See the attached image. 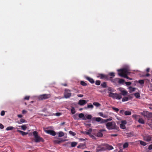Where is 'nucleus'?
Returning a JSON list of instances; mask_svg holds the SVG:
<instances>
[{"mask_svg": "<svg viewBox=\"0 0 152 152\" xmlns=\"http://www.w3.org/2000/svg\"><path fill=\"white\" fill-rule=\"evenodd\" d=\"M118 75L122 77H124L129 80H132V78L129 77L127 76L129 73L128 69L127 68H123L122 69L118 70Z\"/></svg>", "mask_w": 152, "mask_h": 152, "instance_id": "nucleus-1", "label": "nucleus"}, {"mask_svg": "<svg viewBox=\"0 0 152 152\" xmlns=\"http://www.w3.org/2000/svg\"><path fill=\"white\" fill-rule=\"evenodd\" d=\"M105 125L106 128L109 130H118L119 129L114 121L107 123Z\"/></svg>", "mask_w": 152, "mask_h": 152, "instance_id": "nucleus-2", "label": "nucleus"}, {"mask_svg": "<svg viewBox=\"0 0 152 152\" xmlns=\"http://www.w3.org/2000/svg\"><path fill=\"white\" fill-rule=\"evenodd\" d=\"M32 133L34 137V140L35 142H44V139L39 135L38 132L37 131H34Z\"/></svg>", "mask_w": 152, "mask_h": 152, "instance_id": "nucleus-3", "label": "nucleus"}, {"mask_svg": "<svg viewBox=\"0 0 152 152\" xmlns=\"http://www.w3.org/2000/svg\"><path fill=\"white\" fill-rule=\"evenodd\" d=\"M104 147H101L99 146L96 149V152H99L102 151H104L106 149L111 150L113 149V147L108 144H106L104 145Z\"/></svg>", "mask_w": 152, "mask_h": 152, "instance_id": "nucleus-4", "label": "nucleus"}, {"mask_svg": "<svg viewBox=\"0 0 152 152\" xmlns=\"http://www.w3.org/2000/svg\"><path fill=\"white\" fill-rule=\"evenodd\" d=\"M108 93H109V96L111 97L114 99L115 98L116 99H120L122 98V95L121 94H118L117 93H113L112 92Z\"/></svg>", "mask_w": 152, "mask_h": 152, "instance_id": "nucleus-5", "label": "nucleus"}, {"mask_svg": "<svg viewBox=\"0 0 152 152\" xmlns=\"http://www.w3.org/2000/svg\"><path fill=\"white\" fill-rule=\"evenodd\" d=\"M51 95L50 94H44L40 95L38 97V99L40 100H42L47 99L51 97Z\"/></svg>", "mask_w": 152, "mask_h": 152, "instance_id": "nucleus-6", "label": "nucleus"}, {"mask_svg": "<svg viewBox=\"0 0 152 152\" xmlns=\"http://www.w3.org/2000/svg\"><path fill=\"white\" fill-rule=\"evenodd\" d=\"M70 90L68 89H66L64 94V96L65 98H68L70 97L71 96V93L70 92Z\"/></svg>", "mask_w": 152, "mask_h": 152, "instance_id": "nucleus-7", "label": "nucleus"}, {"mask_svg": "<svg viewBox=\"0 0 152 152\" xmlns=\"http://www.w3.org/2000/svg\"><path fill=\"white\" fill-rule=\"evenodd\" d=\"M97 77L101 79H106L107 80H109L108 76L107 75H104L102 74H97Z\"/></svg>", "mask_w": 152, "mask_h": 152, "instance_id": "nucleus-8", "label": "nucleus"}, {"mask_svg": "<svg viewBox=\"0 0 152 152\" xmlns=\"http://www.w3.org/2000/svg\"><path fill=\"white\" fill-rule=\"evenodd\" d=\"M92 119L93 120L97 122H101L100 123L101 124L104 123V122H102L104 121L103 120H104V119L101 118L94 117Z\"/></svg>", "mask_w": 152, "mask_h": 152, "instance_id": "nucleus-9", "label": "nucleus"}, {"mask_svg": "<svg viewBox=\"0 0 152 152\" xmlns=\"http://www.w3.org/2000/svg\"><path fill=\"white\" fill-rule=\"evenodd\" d=\"M67 140H68L67 139H61L60 140H55L53 141V142L55 144H60L61 143L64 142Z\"/></svg>", "mask_w": 152, "mask_h": 152, "instance_id": "nucleus-10", "label": "nucleus"}, {"mask_svg": "<svg viewBox=\"0 0 152 152\" xmlns=\"http://www.w3.org/2000/svg\"><path fill=\"white\" fill-rule=\"evenodd\" d=\"M45 132L47 133L50 134L51 135L53 136H55L56 134V133L55 132L52 130H45Z\"/></svg>", "mask_w": 152, "mask_h": 152, "instance_id": "nucleus-11", "label": "nucleus"}, {"mask_svg": "<svg viewBox=\"0 0 152 152\" xmlns=\"http://www.w3.org/2000/svg\"><path fill=\"white\" fill-rule=\"evenodd\" d=\"M119 80V79L118 78H115L113 79L112 77H110L109 78V80H110L112 82L115 84L118 83Z\"/></svg>", "mask_w": 152, "mask_h": 152, "instance_id": "nucleus-12", "label": "nucleus"}, {"mask_svg": "<svg viewBox=\"0 0 152 152\" xmlns=\"http://www.w3.org/2000/svg\"><path fill=\"white\" fill-rule=\"evenodd\" d=\"M87 102L86 100H80L79 101L78 104L80 105H83L86 104Z\"/></svg>", "mask_w": 152, "mask_h": 152, "instance_id": "nucleus-13", "label": "nucleus"}, {"mask_svg": "<svg viewBox=\"0 0 152 152\" xmlns=\"http://www.w3.org/2000/svg\"><path fill=\"white\" fill-rule=\"evenodd\" d=\"M144 116L149 120L152 118V113L146 112V114H145Z\"/></svg>", "mask_w": 152, "mask_h": 152, "instance_id": "nucleus-14", "label": "nucleus"}, {"mask_svg": "<svg viewBox=\"0 0 152 152\" xmlns=\"http://www.w3.org/2000/svg\"><path fill=\"white\" fill-rule=\"evenodd\" d=\"M144 140L146 141H149L151 140V137L150 135H146L143 137Z\"/></svg>", "mask_w": 152, "mask_h": 152, "instance_id": "nucleus-15", "label": "nucleus"}, {"mask_svg": "<svg viewBox=\"0 0 152 152\" xmlns=\"http://www.w3.org/2000/svg\"><path fill=\"white\" fill-rule=\"evenodd\" d=\"M86 80H88L91 83L93 84V83H94L95 82L94 80L92 78H91L89 77H86Z\"/></svg>", "mask_w": 152, "mask_h": 152, "instance_id": "nucleus-16", "label": "nucleus"}, {"mask_svg": "<svg viewBox=\"0 0 152 152\" xmlns=\"http://www.w3.org/2000/svg\"><path fill=\"white\" fill-rule=\"evenodd\" d=\"M17 131L19 133H21V134L23 136L25 135L28 134V132H23L22 131H21V130H17Z\"/></svg>", "mask_w": 152, "mask_h": 152, "instance_id": "nucleus-17", "label": "nucleus"}, {"mask_svg": "<svg viewBox=\"0 0 152 152\" xmlns=\"http://www.w3.org/2000/svg\"><path fill=\"white\" fill-rule=\"evenodd\" d=\"M58 137H61L64 135V133L63 132L60 131L58 132Z\"/></svg>", "mask_w": 152, "mask_h": 152, "instance_id": "nucleus-18", "label": "nucleus"}, {"mask_svg": "<svg viewBox=\"0 0 152 152\" xmlns=\"http://www.w3.org/2000/svg\"><path fill=\"white\" fill-rule=\"evenodd\" d=\"M129 92L130 93H132L135 91L136 88L130 86L129 87Z\"/></svg>", "mask_w": 152, "mask_h": 152, "instance_id": "nucleus-19", "label": "nucleus"}, {"mask_svg": "<svg viewBox=\"0 0 152 152\" xmlns=\"http://www.w3.org/2000/svg\"><path fill=\"white\" fill-rule=\"evenodd\" d=\"M94 107V106L92 104H88V105L87 106V107H85V109H87L88 108H91L93 109Z\"/></svg>", "mask_w": 152, "mask_h": 152, "instance_id": "nucleus-20", "label": "nucleus"}, {"mask_svg": "<svg viewBox=\"0 0 152 152\" xmlns=\"http://www.w3.org/2000/svg\"><path fill=\"white\" fill-rule=\"evenodd\" d=\"M96 136L98 137H102L103 136V134L100 131L96 133Z\"/></svg>", "mask_w": 152, "mask_h": 152, "instance_id": "nucleus-21", "label": "nucleus"}, {"mask_svg": "<svg viewBox=\"0 0 152 152\" xmlns=\"http://www.w3.org/2000/svg\"><path fill=\"white\" fill-rule=\"evenodd\" d=\"M124 114L126 115H130L131 114V112L129 111H126L124 112Z\"/></svg>", "mask_w": 152, "mask_h": 152, "instance_id": "nucleus-22", "label": "nucleus"}, {"mask_svg": "<svg viewBox=\"0 0 152 152\" xmlns=\"http://www.w3.org/2000/svg\"><path fill=\"white\" fill-rule=\"evenodd\" d=\"M127 94V92L126 91L123 90L121 91V94H121V95H123L124 96L126 95Z\"/></svg>", "mask_w": 152, "mask_h": 152, "instance_id": "nucleus-23", "label": "nucleus"}, {"mask_svg": "<svg viewBox=\"0 0 152 152\" xmlns=\"http://www.w3.org/2000/svg\"><path fill=\"white\" fill-rule=\"evenodd\" d=\"M112 118H109L107 119H104L103 120L104 121L102 122H104V123L107 122L109 121H111L112 120Z\"/></svg>", "mask_w": 152, "mask_h": 152, "instance_id": "nucleus-24", "label": "nucleus"}, {"mask_svg": "<svg viewBox=\"0 0 152 152\" xmlns=\"http://www.w3.org/2000/svg\"><path fill=\"white\" fill-rule=\"evenodd\" d=\"M138 122L142 124H144L145 123V121L142 118H139L138 120Z\"/></svg>", "mask_w": 152, "mask_h": 152, "instance_id": "nucleus-25", "label": "nucleus"}, {"mask_svg": "<svg viewBox=\"0 0 152 152\" xmlns=\"http://www.w3.org/2000/svg\"><path fill=\"white\" fill-rule=\"evenodd\" d=\"M77 144V143L76 142H73L71 143V147H75L76 146Z\"/></svg>", "mask_w": 152, "mask_h": 152, "instance_id": "nucleus-26", "label": "nucleus"}, {"mask_svg": "<svg viewBox=\"0 0 152 152\" xmlns=\"http://www.w3.org/2000/svg\"><path fill=\"white\" fill-rule=\"evenodd\" d=\"M93 104L97 107H99L101 106V104L97 102H94L93 103Z\"/></svg>", "mask_w": 152, "mask_h": 152, "instance_id": "nucleus-27", "label": "nucleus"}, {"mask_svg": "<svg viewBox=\"0 0 152 152\" xmlns=\"http://www.w3.org/2000/svg\"><path fill=\"white\" fill-rule=\"evenodd\" d=\"M71 111L72 114H73L75 113L76 111H75V108L73 107H72L71 109Z\"/></svg>", "mask_w": 152, "mask_h": 152, "instance_id": "nucleus-28", "label": "nucleus"}, {"mask_svg": "<svg viewBox=\"0 0 152 152\" xmlns=\"http://www.w3.org/2000/svg\"><path fill=\"white\" fill-rule=\"evenodd\" d=\"M101 86L103 88H105L107 87V83L105 82H103L101 84Z\"/></svg>", "mask_w": 152, "mask_h": 152, "instance_id": "nucleus-29", "label": "nucleus"}, {"mask_svg": "<svg viewBox=\"0 0 152 152\" xmlns=\"http://www.w3.org/2000/svg\"><path fill=\"white\" fill-rule=\"evenodd\" d=\"M73 117L75 120H78L79 119L78 114H77L74 115Z\"/></svg>", "mask_w": 152, "mask_h": 152, "instance_id": "nucleus-30", "label": "nucleus"}, {"mask_svg": "<svg viewBox=\"0 0 152 152\" xmlns=\"http://www.w3.org/2000/svg\"><path fill=\"white\" fill-rule=\"evenodd\" d=\"M127 134L128 137H131L134 136L133 132L128 133H127Z\"/></svg>", "mask_w": 152, "mask_h": 152, "instance_id": "nucleus-31", "label": "nucleus"}, {"mask_svg": "<svg viewBox=\"0 0 152 152\" xmlns=\"http://www.w3.org/2000/svg\"><path fill=\"white\" fill-rule=\"evenodd\" d=\"M139 141L140 144L143 146H145L147 144L145 142L142 141L141 140H139Z\"/></svg>", "mask_w": 152, "mask_h": 152, "instance_id": "nucleus-32", "label": "nucleus"}, {"mask_svg": "<svg viewBox=\"0 0 152 152\" xmlns=\"http://www.w3.org/2000/svg\"><path fill=\"white\" fill-rule=\"evenodd\" d=\"M14 128L12 126H10L7 127L6 128V130L7 131L11 130H12Z\"/></svg>", "mask_w": 152, "mask_h": 152, "instance_id": "nucleus-33", "label": "nucleus"}, {"mask_svg": "<svg viewBox=\"0 0 152 152\" xmlns=\"http://www.w3.org/2000/svg\"><path fill=\"white\" fill-rule=\"evenodd\" d=\"M120 128L122 129H126V127L124 125H123V124H120Z\"/></svg>", "mask_w": 152, "mask_h": 152, "instance_id": "nucleus-34", "label": "nucleus"}, {"mask_svg": "<svg viewBox=\"0 0 152 152\" xmlns=\"http://www.w3.org/2000/svg\"><path fill=\"white\" fill-rule=\"evenodd\" d=\"M129 145L128 142H125L123 145V147L124 148H126L128 147Z\"/></svg>", "mask_w": 152, "mask_h": 152, "instance_id": "nucleus-35", "label": "nucleus"}, {"mask_svg": "<svg viewBox=\"0 0 152 152\" xmlns=\"http://www.w3.org/2000/svg\"><path fill=\"white\" fill-rule=\"evenodd\" d=\"M134 95L135 97L137 98H138L140 97V94L138 93H135Z\"/></svg>", "mask_w": 152, "mask_h": 152, "instance_id": "nucleus-36", "label": "nucleus"}, {"mask_svg": "<svg viewBox=\"0 0 152 152\" xmlns=\"http://www.w3.org/2000/svg\"><path fill=\"white\" fill-rule=\"evenodd\" d=\"M128 98L127 97H124L122 99V102H125L127 101H128Z\"/></svg>", "mask_w": 152, "mask_h": 152, "instance_id": "nucleus-37", "label": "nucleus"}, {"mask_svg": "<svg viewBox=\"0 0 152 152\" xmlns=\"http://www.w3.org/2000/svg\"><path fill=\"white\" fill-rule=\"evenodd\" d=\"M20 127H21L22 129L24 130H25L27 128L26 126L25 125L21 126Z\"/></svg>", "mask_w": 152, "mask_h": 152, "instance_id": "nucleus-38", "label": "nucleus"}, {"mask_svg": "<svg viewBox=\"0 0 152 152\" xmlns=\"http://www.w3.org/2000/svg\"><path fill=\"white\" fill-rule=\"evenodd\" d=\"M124 82V80L122 79H119L118 81V83L120 84L123 83Z\"/></svg>", "mask_w": 152, "mask_h": 152, "instance_id": "nucleus-39", "label": "nucleus"}, {"mask_svg": "<svg viewBox=\"0 0 152 152\" xmlns=\"http://www.w3.org/2000/svg\"><path fill=\"white\" fill-rule=\"evenodd\" d=\"M101 83V81L99 80H96L95 82V84L97 86L100 85Z\"/></svg>", "mask_w": 152, "mask_h": 152, "instance_id": "nucleus-40", "label": "nucleus"}, {"mask_svg": "<svg viewBox=\"0 0 152 152\" xmlns=\"http://www.w3.org/2000/svg\"><path fill=\"white\" fill-rule=\"evenodd\" d=\"M111 108H112L113 110L116 112H118L119 110V109L118 108H116L113 107H112Z\"/></svg>", "mask_w": 152, "mask_h": 152, "instance_id": "nucleus-41", "label": "nucleus"}, {"mask_svg": "<svg viewBox=\"0 0 152 152\" xmlns=\"http://www.w3.org/2000/svg\"><path fill=\"white\" fill-rule=\"evenodd\" d=\"M78 117L80 118H83L84 116V114L82 113H81L79 114V115H78Z\"/></svg>", "mask_w": 152, "mask_h": 152, "instance_id": "nucleus-42", "label": "nucleus"}, {"mask_svg": "<svg viewBox=\"0 0 152 152\" xmlns=\"http://www.w3.org/2000/svg\"><path fill=\"white\" fill-rule=\"evenodd\" d=\"M80 84L83 86H86L87 85V84L84 82L83 81H81L80 82Z\"/></svg>", "mask_w": 152, "mask_h": 152, "instance_id": "nucleus-43", "label": "nucleus"}, {"mask_svg": "<svg viewBox=\"0 0 152 152\" xmlns=\"http://www.w3.org/2000/svg\"><path fill=\"white\" fill-rule=\"evenodd\" d=\"M69 133L70 134H71L73 136H75L76 135L75 133L74 132L71 131H69Z\"/></svg>", "mask_w": 152, "mask_h": 152, "instance_id": "nucleus-44", "label": "nucleus"}, {"mask_svg": "<svg viewBox=\"0 0 152 152\" xmlns=\"http://www.w3.org/2000/svg\"><path fill=\"white\" fill-rule=\"evenodd\" d=\"M109 75L112 77H114L115 76V73L113 72L109 73Z\"/></svg>", "mask_w": 152, "mask_h": 152, "instance_id": "nucleus-45", "label": "nucleus"}, {"mask_svg": "<svg viewBox=\"0 0 152 152\" xmlns=\"http://www.w3.org/2000/svg\"><path fill=\"white\" fill-rule=\"evenodd\" d=\"M25 120L24 119H21L20 121V122H18V123L19 124L23 123L25 122Z\"/></svg>", "mask_w": 152, "mask_h": 152, "instance_id": "nucleus-46", "label": "nucleus"}, {"mask_svg": "<svg viewBox=\"0 0 152 152\" xmlns=\"http://www.w3.org/2000/svg\"><path fill=\"white\" fill-rule=\"evenodd\" d=\"M127 97L128 98V100L132 99H133V96L132 95H128Z\"/></svg>", "mask_w": 152, "mask_h": 152, "instance_id": "nucleus-47", "label": "nucleus"}, {"mask_svg": "<svg viewBox=\"0 0 152 152\" xmlns=\"http://www.w3.org/2000/svg\"><path fill=\"white\" fill-rule=\"evenodd\" d=\"M92 118V116L91 115H88L86 116V118L88 119H91Z\"/></svg>", "mask_w": 152, "mask_h": 152, "instance_id": "nucleus-48", "label": "nucleus"}, {"mask_svg": "<svg viewBox=\"0 0 152 152\" xmlns=\"http://www.w3.org/2000/svg\"><path fill=\"white\" fill-rule=\"evenodd\" d=\"M139 83L141 84H143L144 83V81L143 80H139Z\"/></svg>", "mask_w": 152, "mask_h": 152, "instance_id": "nucleus-49", "label": "nucleus"}, {"mask_svg": "<svg viewBox=\"0 0 152 152\" xmlns=\"http://www.w3.org/2000/svg\"><path fill=\"white\" fill-rule=\"evenodd\" d=\"M124 110H122L120 111V113L122 115L124 114Z\"/></svg>", "mask_w": 152, "mask_h": 152, "instance_id": "nucleus-50", "label": "nucleus"}, {"mask_svg": "<svg viewBox=\"0 0 152 152\" xmlns=\"http://www.w3.org/2000/svg\"><path fill=\"white\" fill-rule=\"evenodd\" d=\"M127 123L126 121V120L122 121H121V124H123V125H125Z\"/></svg>", "mask_w": 152, "mask_h": 152, "instance_id": "nucleus-51", "label": "nucleus"}, {"mask_svg": "<svg viewBox=\"0 0 152 152\" xmlns=\"http://www.w3.org/2000/svg\"><path fill=\"white\" fill-rule=\"evenodd\" d=\"M125 84L127 86H129L131 85L132 83L130 82H126Z\"/></svg>", "mask_w": 152, "mask_h": 152, "instance_id": "nucleus-52", "label": "nucleus"}, {"mask_svg": "<svg viewBox=\"0 0 152 152\" xmlns=\"http://www.w3.org/2000/svg\"><path fill=\"white\" fill-rule=\"evenodd\" d=\"M5 115V112L4 111L2 110L1 111V116H4Z\"/></svg>", "mask_w": 152, "mask_h": 152, "instance_id": "nucleus-53", "label": "nucleus"}, {"mask_svg": "<svg viewBox=\"0 0 152 152\" xmlns=\"http://www.w3.org/2000/svg\"><path fill=\"white\" fill-rule=\"evenodd\" d=\"M148 149L149 150L152 149V144H151L149 145L148 147Z\"/></svg>", "mask_w": 152, "mask_h": 152, "instance_id": "nucleus-54", "label": "nucleus"}, {"mask_svg": "<svg viewBox=\"0 0 152 152\" xmlns=\"http://www.w3.org/2000/svg\"><path fill=\"white\" fill-rule=\"evenodd\" d=\"M4 128V125L1 124H0V128L1 129H2Z\"/></svg>", "mask_w": 152, "mask_h": 152, "instance_id": "nucleus-55", "label": "nucleus"}, {"mask_svg": "<svg viewBox=\"0 0 152 152\" xmlns=\"http://www.w3.org/2000/svg\"><path fill=\"white\" fill-rule=\"evenodd\" d=\"M29 96H26L24 97V99H25L28 100L29 99Z\"/></svg>", "mask_w": 152, "mask_h": 152, "instance_id": "nucleus-56", "label": "nucleus"}, {"mask_svg": "<svg viewBox=\"0 0 152 152\" xmlns=\"http://www.w3.org/2000/svg\"><path fill=\"white\" fill-rule=\"evenodd\" d=\"M99 114L100 115V116H101L102 117H103L104 118V117L103 116V114L102 113V112H100V113H99Z\"/></svg>", "mask_w": 152, "mask_h": 152, "instance_id": "nucleus-57", "label": "nucleus"}, {"mask_svg": "<svg viewBox=\"0 0 152 152\" xmlns=\"http://www.w3.org/2000/svg\"><path fill=\"white\" fill-rule=\"evenodd\" d=\"M77 96L80 97H82L83 96V94H79L77 95Z\"/></svg>", "mask_w": 152, "mask_h": 152, "instance_id": "nucleus-58", "label": "nucleus"}, {"mask_svg": "<svg viewBox=\"0 0 152 152\" xmlns=\"http://www.w3.org/2000/svg\"><path fill=\"white\" fill-rule=\"evenodd\" d=\"M112 90V88L111 87H109L108 89V91H113Z\"/></svg>", "mask_w": 152, "mask_h": 152, "instance_id": "nucleus-59", "label": "nucleus"}, {"mask_svg": "<svg viewBox=\"0 0 152 152\" xmlns=\"http://www.w3.org/2000/svg\"><path fill=\"white\" fill-rule=\"evenodd\" d=\"M27 112V111L25 110H23L22 111V113L23 114H25V113H26Z\"/></svg>", "mask_w": 152, "mask_h": 152, "instance_id": "nucleus-60", "label": "nucleus"}, {"mask_svg": "<svg viewBox=\"0 0 152 152\" xmlns=\"http://www.w3.org/2000/svg\"><path fill=\"white\" fill-rule=\"evenodd\" d=\"M118 135L117 134H111L110 136L111 137H116Z\"/></svg>", "mask_w": 152, "mask_h": 152, "instance_id": "nucleus-61", "label": "nucleus"}, {"mask_svg": "<svg viewBox=\"0 0 152 152\" xmlns=\"http://www.w3.org/2000/svg\"><path fill=\"white\" fill-rule=\"evenodd\" d=\"M70 143V142H67V143H65V144H64L63 145L65 146H68L67 145L68 144H69Z\"/></svg>", "mask_w": 152, "mask_h": 152, "instance_id": "nucleus-62", "label": "nucleus"}, {"mask_svg": "<svg viewBox=\"0 0 152 152\" xmlns=\"http://www.w3.org/2000/svg\"><path fill=\"white\" fill-rule=\"evenodd\" d=\"M18 118H21L22 117V115L21 114L18 115Z\"/></svg>", "mask_w": 152, "mask_h": 152, "instance_id": "nucleus-63", "label": "nucleus"}, {"mask_svg": "<svg viewBox=\"0 0 152 152\" xmlns=\"http://www.w3.org/2000/svg\"><path fill=\"white\" fill-rule=\"evenodd\" d=\"M86 126H88L89 127H90L91 126V124H86Z\"/></svg>", "mask_w": 152, "mask_h": 152, "instance_id": "nucleus-64", "label": "nucleus"}]
</instances>
